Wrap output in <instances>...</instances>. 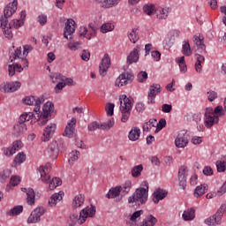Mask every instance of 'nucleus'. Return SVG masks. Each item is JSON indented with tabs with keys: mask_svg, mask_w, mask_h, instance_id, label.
I'll return each instance as SVG.
<instances>
[{
	"mask_svg": "<svg viewBox=\"0 0 226 226\" xmlns=\"http://www.w3.org/2000/svg\"><path fill=\"white\" fill-rule=\"evenodd\" d=\"M11 176V170L6 169L0 172V177L2 179H8Z\"/></svg>",
	"mask_w": 226,
	"mask_h": 226,
	"instance_id": "0e129e2a",
	"label": "nucleus"
},
{
	"mask_svg": "<svg viewBox=\"0 0 226 226\" xmlns=\"http://www.w3.org/2000/svg\"><path fill=\"white\" fill-rule=\"evenodd\" d=\"M208 102H215L218 98V93L213 90L207 92Z\"/></svg>",
	"mask_w": 226,
	"mask_h": 226,
	"instance_id": "5fc2aeb1",
	"label": "nucleus"
},
{
	"mask_svg": "<svg viewBox=\"0 0 226 226\" xmlns=\"http://www.w3.org/2000/svg\"><path fill=\"white\" fill-rule=\"evenodd\" d=\"M143 11L144 13H146L147 15H154V13L156 12V9L154 8V4H146L143 6Z\"/></svg>",
	"mask_w": 226,
	"mask_h": 226,
	"instance_id": "a18cd8bd",
	"label": "nucleus"
},
{
	"mask_svg": "<svg viewBox=\"0 0 226 226\" xmlns=\"http://www.w3.org/2000/svg\"><path fill=\"white\" fill-rule=\"evenodd\" d=\"M0 91L2 93H11L10 83H2L0 85Z\"/></svg>",
	"mask_w": 226,
	"mask_h": 226,
	"instance_id": "69168bd1",
	"label": "nucleus"
},
{
	"mask_svg": "<svg viewBox=\"0 0 226 226\" xmlns=\"http://www.w3.org/2000/svg\"><path fill=\"white\" fill-rule=\"evenodd\" d=\"M186 176H188V170L185 166H181L178 170L179 186L182 190L186 189Z\"/></svg>",
	"mask_w": 226,
	"mask_h": 226,
	"instance_id": "6ab92c4d",
	"label": "nucleus"
},
{
	"mask_svg": "<svg viewBox=\"0 0 226 226\" xmlns=\"http://www.w3.org/2000/svg\"><path fill=\"white\" fill-rule=\"evenodd\" d=\"M225 208L221 207L220 209L211 217L205 220V223L209 226L220 225Z\"/></svg>",
	"mask_w": 226,
	"mask_h": 226,
	"instance_id": "9b49d317",
	"label": "nucleus"
},
{
	"mask_svg": "<svg viewBox=\"0 0 226 226\" xmlns=\"http://www.w3.org/2000/svg\"><path fill=\"white\" fill-rule=\"evenodd\" d=\"M56 79H60L65 84V86H73V79L72 78H66L62 74H56Z\"/></svg>",
	"mask_w": 226,
	"mask_h": 226,
	"instance_id": "8fccbe9b",
	"label": "nucleus"
},
{
	"mask_svg": "<svg viewBox=\"0 0 226 226\" xmlns=\"http://www.w3.org/2000/svg\"><path fill=\"white\" fill-rule=\"evenodd\" d=\"M54 112V103L47 102L42 107V112L40 111L39 117H37V121L40 126L47 124L49 121V116Z\"/></svg>",
	"mask_w": 226,
	"mask_h": 226,
	"instance_id": "423d86ee",
	"label": "nucleus"
},
{
	"mask_svg": "<svg viewBox=\"0 0 226 226\" xmlns=\"http://www.w3.org/2000/svg\"><path fill=\"white\" fill-rule=\"evenodd\" d=\"M63 195H64L63 192L54 193L49 200V206H50V207L57 206V202L63 200Z\"/></svg>",
	"mask_w": 226,
	"mask_h": 226,
	"instance_id": "bb28decb",
	"label": "nucleus"
},
{
	"mask_svg": "<svg viewBox=\"0 0 226 226\" xmlns=\"http://www.w3.org/2000/svg\"><path fill=\"white\" fill-rule=\"evenodd\" d=\"M133 80V75L124 72L119 75V77L116 79L115 86L117 87H123V86H126L128 82H132Z\"/></svg>",
	"mask_w": 226,
	"mask_h": 226,
	"instance_id": "f3484780",
	"label": "nucleus"
},
{
	"mask_svg": "<svg viewBox=\"0 0 226 226\" xmlns=\"http://www.w3.org/2000/svg\"><path fill=\"white\" fill-rule=\"evenodd\" d=\"M121 193L119 187L112 188L109 191L106 197L108 199H116V197H119V194Z\"/></svg>",
	"mask_w": 226,
	"mask_h": 226,
	"instance_id": "de8ad7c7",
	"label": "nucleus"
},
{
	"mask_svg": "<svg viewBox=\"0 0 226 226\" xmlns=\"http://www.w3.org/2000/svg\"><path fill=\"white\" fill-rule=\"evenodd\" d=\"M127 36L132 43L139 41V28H133L131 32H128Z\"/></svg>",
	"mask_w": 226,
	"mask_h": 226,
	"instance_id": "79ce46f5",
	"label": "nucleus"
},
{
	"mask_svg": "<svg viewBox=\"0 0 226 226\" xmlns=\"http://www.w3.org/2000/svg\"><path fill=\"white\" fill-rule=\"evenodd\" d=\"M86 200V198H84V195L78 194L76 195L72 203V209H78V207H82L84 206V201Z\"/></svg>",
	"mask_w": 226,
	"mask_h": 226,
	"instance_id": "c756f323",
	"label": "nucleus"
},
{
	"mask_svg": "<svg viewBox=\"0 0 226 226\" xmlns=\"http://www.w3.org/2000/svg\"><path fill=\"white\" fill-rule=\"evenodd\" d=\"M23 54H22V48H18L12 54V56H10L11 63L8 65V73L9 77H13L15 75V72L21 73V72H24L23 66L27 68V64H29V62H27V55L29 52H33L34 48L31 45H25L23 47Z\"/></svg>",
	"mask_w": 226,
	"mask_h": 226,
	"instance_id": "f257e3e1",
	"label": "nucleus"
},
{
	"mask_svg": "<svg viewBox=\"0 0 226 226\" xmlns=\"http://www.w3.org/2000/svg\"><path fill=\"white\" fill-rule=\"evenodd\" d=\"M19 183H20V177L14 176L11 177L10 184L11 185V186H17V185H19Z\"/></svg>",
	"mask_w": 226,
	"mask_h": 226,
	"instance_id": "774afa93",
	"label": "nucleus"
},
{
	"mask_svg": "<svg viewBox=\"0 0 226 226\" xmlns=\"http://www.w3.org/2000/svg\"><path fill=\"white\" fill-rule=\"evenodd\" d=\"M73 33H75V21L73 19H68L65 23L64 36L66 40H72V34Z\"/></svg>",
	"mask_w": 226,
	"mask_h": 226,
	"instance_id": "a211bd4d",
	"label": "nucleus"
},
{
	"mask_svg": "<svg viewBox=\"0 0 226 226\" xmlns=\"http://www.w3.org/2000/svg\"><path fill=\"white\" fill-rule=\"evenodd\" d=\"M22 211H24V207L22 205H18L8 211L6 215L7 216H19Z\"/></svg>",
	"mask_w": 226,
	"mask_h": 226,
	"instance_id": "58836bf2",
	"label": "nucleus"
},
{
	"mask_svg": "<svg viewBox=\"0 0 226 226\" xmlns=\"http://www.w3.org/2000/svg\"><path fill=\"white\" fill-rule=\"evenodd\" d=\"M183 220L185 222H192V220L195 219V209L194 208H189L187 210H185L182 215Z\"/></svg>",
	"mask_w": 226,
	"mask_h": 226,
	"instance_id": "c9c22d12",
	"label": "nucleus"
},
{
	"mask_svg": "<svg viewBox=\"0 0 226 226\" xmlns=\"http://www.w3.org/2000/svg\"><path fill=\"white\" fill-rule=\"evenodd\" d=\"M186 121H195L199 132H204L205 127L202 124V115L200 113L188 114L185 116Z\"/></svg>",
	"mask_w": 226,
	"mask_h": 226,
	"instance_id": "dca6fc26",
	"label": "nucleus"
},
{
	"mask_svg": "<svg viewBox=\"0 0 226 226\" xmlns=\"http://www.w3.org/2000/svg\"><path fill=\"white\" fill-rule=\"evenodd\" d=\"M31 119L38 120V115H34V112L23 114L19 117V122L22 123L23 124H26V123H28V121H31Z\"/></svg>",
	"mask_w": 226,
	"mask_h": 226,
	"instance_id": "473e14b6",
	"label": "nucleus"
},
{
	"mask_svg": "<svg viewBox=\"0 0 226 226\" xmlns=\"http://www.w3.org/2000/svg\"><path fill=\"white\" fill-rule=\"evenodd\" d=\"M26 132H27V125H26V124L19 122V124L14 125L13 135H15V137H20V135H24Z\"/></svg>",
	"mask_w": 226,
	"mask_h": 226,
	"instance_id": "c85d7f7f",
	"label": "nucleus"
},
{
	"mask_svg": "<svg viewBox=\"0 0 226 226\" xmlns=\"http://www.w3.org/2000/svg\"><path fill=\"white\" fill-rule=\"evenodd\" d=\"M119 1L121 0H106L103 8H112L113 6L119 4Z\"/></svg>",
	"mask_w": 226,
	"mask_h": 226,
	"instance_id": "13d9d810",
	"label": "nucleus"
},
{
	"mask_svg": "<svg viewBox=\"0 0 226 226\" xmlns=\"http://www.w3.org/2000/svg\"><path fill=\"white\" fill-rule=\"evenodd\" d=\"M37 22H39L41 26H45V24H47V15L45 14L39 15L37 17Z\"/></svg>",
	"mask_w": 226,
	"mask_h": 226,
	"instance_id": "338daca9",
	"label": "nucleus"
},
{
	"mask_svg": "<svg viewBox=\"0 0 226 226\" xmlns=\"http://www.w3.org/2000/svg\"><path fill=\"white\" fill-rule=\"evenodd\" d=\"M109 68H110V57L109 56V54H105L99 66V73L101 77H105V75H107Z\"/></svg>",
	"mask_w": 226,
	"mask_h": 226,
	"instance_id": "2eb2a0df",
	"label": "nucleus"
},
{
	"mask_svg": "<svg viewBox=\"0 0 226 226\" xmlns=\"http://www.w3.org/2000/svg\"><path fill=\"white\" fill-rule=\"evenodd\" d=\"M117 187L120 190L122 197H124V195H128L130 190H132V182L131 180H126L124 184Z\"/></svg>",
	"mask_w": 226,
	"mask_h": 226,
	"instance_id": "72a5a7b5",
	"label": "nucleus"
},
{
	"mask_svg": "<svg viewBox=\"0 0 226 226\" xmlns=\"http://www.w3.org/2000/svg\"><path fill=\"white\" fill-rule=\"evenodd\" d=\"M45 102L43 96H26L24 98L23 102L25 105H34V112L37 117H40V109H41V104Z\"/></svg>",
	"mask_w": 226,
	"mask_h": 226,
	"instance_id": "0eeeda50",
	"label": "nucleus"
},
{
	"mask_svg": "<svg viewBox=\"0 0 226 226\" xmlns=\"http://www.w3.org/2000/svg\"><path fill=\"white\" fill-rule=\"evenodd\" d=\"M128 139L132 142H137L140 139V128L132 127L129 132Z\"/></svg>",
	"mask_w": 226,
	"mask_h": 226,
	"instance_id": "2f4dec72",
	"label": "nucleus"
},
{
	"mask_svg": "<svg viewBox=\"0 0 226 226\" xmlns=\"http://www.w3.org/2000/svg\"><path fill=\"white\" fill-rule=\"evenodd\" d=\"M52 79V82L54 84H56V86L55 87V91H61L64 87H66V83H64V81H63V79H56V74L51 77Z\"/></svg>",
	"mask_w": 226,
	"mask_h": 226,
	"instance_id": "a19ab883",
	"label": "nucleus"
},
{
	"mask_svg": "<svg viewBox=\"0 0 226 226\" xmlns=\"http://www.w3.org/2000/svg\"><path fill=\"white\" fill-rule=\"evenodd\" d=\"M188 132L186 131H180L175 139V146L178 149H185L188 146Z\"/></svg>",
	"mask_w": 226,
	"mask_h": 226,
	"instance_id": "9d476101",
	"label": "nucleus"
},
{
	"mask_svg": "<svg viewBox=\"0 0 226 226\" xmlns=\"http://www.w3.org/2000/svg\"><path fill=\"white\" fill-rule=\"evenodd\" d=\"M56 128V124H48V126L44 129L41 140H43V142H49V140H50V138L54 135Z\"/></svg>",
	"mask_w": 226,
	"mask_h": 226,
	"instance_id": "412c9836",
	"label": "nucleus"
},
{
	"mask_svg": "<svg viewBox=\"0 0 226 226\" xmlns=\"http://www.w3.org/2000/svg\"><path fill=\"white\" fill-rule=\"evenodd\" d=\"M165 126H167V120H165L164 118H162L159 123L157 122V125L155 128V133H158V132H160V130H163V128H165Z\"/></svg>",
	"mask_w": 226,
	"mask_h": 226,
	"instance_id": "4d7b16f0",
	"label": "nucleus"
},
{
	"mask_svg": "<svg viewBox=\"0 0 226 226\" xmlns=\"http://www.w3.org/2000/svg\"><path fill=\"white\" fill-rule=\"evenodd\" d=\"M95 215L96 207H93V205L87 207L80 211L79 216L77 214L70 215L71 226L77 225V223H79V225H82L87 218H93Z\"/></svg>",
	"mask_w": 226,
	"mask_h": 226,
	"instance_id": "7ed1b4c3",
	"label": "nucleus"
},
{
	"mask_svg": "<svg viewBox=\"0 0 226 226\" xmlns=\"http://www.w3.org/2000/svg\"><path fill=\"white\" fill-rule=\"evenodd\" d=\"M77 124V118L72 117L68 123L64 132V137H68L72 139L73 137V133L75 132V126Z\"/></svg>",
	"mask_w": 226,
	"mask_h": 226,
	"instance_id": "aec40b11",
	"label": "nucleus"
},
{
	"mask_svg": "<svg viewBox=\"0 0 226 226\" xmlns=\"http://www.w3.org/2000/svg\"><path fill=\"white\" fill-rule=\"evenodd\" d=\"M21 86H22V83H20L19 81L11 82L10 83L11 93H15V91H18L19 89H20Z\"/></svg>",
	"mask_w": 226,
	"mask_h": 226,
	"instance_id": "6e6d98bb",
	"label": "nucleus"
},
{
	"mask_svg": "<svg viewBox=\"0 0 226 226\" xmlns=\"http://www.w3.org/2000/svg\"><path fill=\"white\" fill-rule=\"evenodd\" d=\"M109 31H114V25L112 23H106L101 26V32L103 34L109 33Z\"/></svg>",
	"mask_w": 226,
	"mask_h": 226,
	"instance_id": "3c124183",
	"label": "nucleus"
},
{
	"mask_svg": "<svg viewBox=\"0 0 226 226\" xmlns=\"http://www.w3.org/2000/svg\"><path fill=\"white\" fill-rule=\"evenodd\" d=\"M138 82H146V80H147V72L141 71L138 76Z\"/></svg>",
	"mask_w": 226,
	"mask_h": 226,
	"instance_id": "bf43d9fd",
	"label": "nucleus"
},
{
	"mask_svg": "<svg viewBox=\"0 0 226 226\" xmlns=\"http://www.w3.org/2000/svg\"><path fill=\"white\" fill-rule=\"evenodd\" d=\"M162 93V86L160 84H153L149 87L148 89V101L147 103L153 104L155 102L154 99L156 98L157 94H160Z\"/></svg>",
	"mask_w": 226,
	"mask_h": 226,
	"instance_id": "ddd939ff",
	"label": "nucleus"
},
{
	"mask_svg": "<svg viewBox=\"0 0 226 226\" xmlns=\"http://www.w3.org/2000/svg\"><path fill=\"white\" fill-rule=\"evenodd\" d=\"M141 186L143 187L136 189L133 194L129 197V204H138V206H140V204L142 205L147 202V199L149 197V184L147 181H144L141 184Z\"/></svg>",
	"mask_w": 226,
	"mask_h": 226,
	"instance_id": "f03ea898",
	"label": "nucleus"
},
{
	"mask_svg": "<svg viewBox=\"0 0 226 226\" xmlns=\"http://www.w3.org/2000/svg\"><path fill=\"white\" fill-rule=\"evenodd\" d=\"M168 194L169 192L162 188L156 189L153 193V202L154 204H158V202H160V200H163Z\"/></svg>",
	"mask_w": 226,
	"mask_h": 226,
	"instance_id": "5701e85b",
	"label": "nucleus"
},
{
	"mask_svg": "<svg viewBox=\"0 0 226 226\" xmlns=\"http://www.w3.org/2000/svg\"><path fill=\"white\" fill-rule=\"evenodd\" d=\"M206 192H207V185L203 184V185H198L195 188L193 195L196 199H199L200 197H202V195H204Z\"/></svg>",
	"mask_w": 226,
	"mask_h": 226,
	"instance_id": "4c0bfd02",
	"label": "nucleus"
},
{
	"mask_svg": "<svg viewBox=\"0 0 226 226\" xmlns=\"http://www.w3.org/2000/svg\"><path fill=\"white\" fill-rule=\"evenodd\" d=\"M214 116H218V119H220L221 116L225 115V110H223L222 106H216L215 109H213Z\"/></svg>",
	"mask_w": 226,
	"mask_h": 226,
	"instance_id": "603ef678",
	"label": "nucleus"
},
{
	"mask_svg": "<svg viewBox=\"0 0 226 226\" xmlns=\"http://www.w3.org/2000/svg\"><path fill=\"white\" fill-rule=\"evenodd\" d=\"M193 42L198 47V52H206V44H204V39H200V37L194 35L193 36Z\"/></svg>",
	"mask_w": 226,
	"mask_h": 226,
	"instance_id": "f704fd0d",
	"label": "nucleus"
},
{
	"mask_svg": "<svg viewBox=\"0 0 226 226\" xmlns=\"http://www.w3.org/2000/svg\"><path fill=\"white\" fill-rule=\"evenodd\" d=\"M217 172H225L226 170V155H222L215 162Z\"/></svg>",
	"mask_w": 226,
	"mask_h": 226,
	"instance_id": "e433bc0d",
	"label": "nucleus"
},
{
	"mask_svg": "<svg viewBox=\"0 0 226 226\" xmlns=\"http://www.w3.org/2000/svg\"><path fill=\"white\" fill-rule=\"evenodd\" d=\"M139 52H140V46H136L133 50L127 56L128 64H133V63L139 62Z\"/></svg>",
	"mask_w": 226,
	"mask_h": 226,
	"instance_id": "393cba45",
	"label": "nucleus"
},
{
	"mask_svg": "<svg viewBox=\"0 0 226 226\" xmlns=\"http://www.w3.org/2000/svg\"><path fill=\"white\" fill-rule=\"evenodd\" d=\"M5 38H13V33L11 32V25H9V27L3 29Z\"/></svg>",
	"mask_w": 226,
	"mask_h": 226,
	"instance_id": "e2e57ef3",
	"label": "nucleus"
},
{
	"mask_svg": "<svg viewBox=\"0 0 226 226\" xmlns=\"http://www.w3.org/2000/svg\"><path fill=\"white\" fill-rule=\"evenodd\" d=\"M39 173L41 176V181L46 185L49 184V190H56V186H61L63 185V181H61V178L59 177H53L52 180H50V175H49V168L41 166L39 168Z\"/></svg>",
	"mask_w": 226,
	"mask_h": 226,
	"instance_id": "39448f33",
	"label": "nucleus"
},
{
	"mask_svg": "<svg viewBox=\"0 0 226 226\" xmlns=\"http://www.w3.org/2000/svg\"><path fill=\"white\" fill-rule=\"evenodd\" d=\"M114 103H107L105 107V110L107 112V116H114Z\"/></svg>",
	"mask_w": 226,
	"mask_h": 226,
	"instance_id": "052dcab7",
	"label": "nucleus"
},
{
	"mask_svg": "<svg viewBox=\"0 0 226 226\" xmlns=\"http://www.w3.org/2000/svg\"><path fill=\"white\" fill-rule=\"evenodd\" d=\"M19 149H22V141L16 140L12 143L11 147H4L2 149L4 156H13L17 151H19Z\"/></svg>",
	"mask_w": 226,
	"mask_h": 226,
	"instance_id": "4468645a",
	"label": "nucleus"
},
{
	"mask_svg": "<svg viewBox=\"0 0 226 226\" xmlns=\"http://www.w3.org/2000/svg\"><path fill=\"white\" fill-rule=\"evenodd\" d=\"M142 170H144V166H142V164L134 166L132 169V177H139L140 174H142Z\"/></svg>",
	"mask_w": 226,
	"mask_h": 226,
	"instance_id": "c03bdc74",
	"label": "nucleus"
},
{
	"mask_svg": "<svg viewBox=\"0 0 226 226\" xmlns=\"http://www.w3.org/2000/svg\"><path fill=\"white\" fill-rule=\"evenodd\" d=\"M114 126V119H109L107 123L92 122L88 124L89 132H95V130H110Z\"/></svg>",
	"mask_w": 226,
	"mask_h": 226,
	"instance_id": "1a4fd4ad",
	"label": "nucleus"
},
{
	"mask_svg": "<svg viewBox=\"0 0 226 226\" xmlns=\"http://www.w3.org/2000/svg\"><path fill=\"white\" fill-rule=\"evenodd\" d=\"M79 156H80V152L77 150L71 152L69 154V163L71 165H73V163H75V162L79 160Z\"/></svg>",
	"mask_w": 226,
	"mask_h": 226,
	"instance_id": "49530a36",
	"label": "nucleus"
},
{
	"mask_svg": "<svg viewBox=\"0 0 226 226\" xmlns=\"http://www.w3.org/2000/svg\"><path fill=\"white\" fill-rule=\"evenodd\" d=\"M9 26H10V24H8V18H6L5 16H4V18L1 17L0 18V27L2 29H6Z\"/></svg>",
	"mask_w": 226,
	"mask_h": 226,
	"instance_id": "680f3d73",
	"label": "nucleus"
},
{
	"mask_svg": "<svg viewBox=\"0 0 226 226\" xmlns=\"http://www.w3.org/2000/svg\"><path fill=\"white\" fill-rule=\"evenodd\" d=\"M156 17L159 20H165L167 17H169V9L166 8H160L155 11Z\"/></svg>",
	"mask_w": 226,
	"mask_h": 226,
	"instance_id": "ea45409f",
	"label": "nucleus"
},
{
	"mask_svg": "<svg viewBox=\"0 0 226 226\" xmlns=\"http://www.w3.org/2000/svg\"><path fill=\"white\" fill-rule=\"evenodd\" d=\"M22 192H25L26 193V202L29 204V206H34V199L36 198V193H34V190L31 188H21Z\"/></svg>",
	"mask_w": 226,
	"mask_h": 226,
	"instance_id": "cd10ccee",
	"label": "nucleus"
},
{
	"mask_svg": "<svg viewBox=\"0 0 226 226\" xmlns=\"http://www.w3.org/2000/svg\"><path fill=\"white\" fill-rule=\"evenodd\" d=\"M79 36H84L87 40H91L96 36V29L91 28L88 30L87 26H80L79 27Z\"/></svg>",
	"mask_w": 226,
	"mask_h": 226,
	"instance_id": "b1692460",
	"label": "nucleus"
},
{
	"mask_svg": "<svg viewBox=\"0 0 226 226\" xmlns=\"http://www.w3.org/2000/svg\"><path fill=\"white\" fill-rule=\"evenodd\" d=\"M24 162H26V154H24V153H19L14 158L15 167L24 163Z\"/></svg>",
	"mask_w": 226,
	"mask_h": 226,
	"instance_id": "09e8293b",
	"label": "nucleus"
},
{
	"mask_svg": "<svg viewBox=\"0 0 226 226\" xmlns=\"http://www.w3.org/2000/svg\"><path fill=\"white\" fill-rule=\"evenodd\" d=\"M182 54L187 57L192 56V48H190V42L188 41H183Z\"/></svg>",
	"mask_w": 226,
	"mask_h": 226,
	"instance_id": "37998d69",
	"label": "nucleus"
},
{
	"mask_svg": "<svg viewBox=\"0 0 226 226\" xmlns=\"http://www.w3.org/2000/svg\"><path fill=\"white\" fill-rule=\"evenodd\" d=\"M45 207H36L34 211H32L31 215H29L27 219L28 223H38L41 220V216L45 215Z\"/></svg>",
	"mask_w": 226,
	"mask_h": 226,
	"instance_id": "f8f14e48",
	"label": "nucleus"
},
{
	"mask_svg": "<svg viewBox=\"0 0 226 226\" xmlns=\"http://www.w3.org/2000/svg\"><path fill=\"white\" fill-rule=\"evenodd\" d=\"M17 6H19V2L14 0L13 2L7 4L4 10V15L6 19H10L17 11Z\"/></svg>",
	"mask_w": 226,
	"mask_h": 226,
	"instance_id": "4be33fe9",
	"label": "nucleus"
},
{
	"mask_svg": "<svg viewBox=\"0 0 226 226\" xmlns=\"http://www.w3.org/2000/svg\"><path fill=\"white\" fill-rule=\"evenodd\" d=\"M220 118H218V116L213 114V108H206L204 118L206 128H212V126H215V124H218Z\"/></svg>",
	"mask_w": 226,
	"mask_h": 226,
	"instance_id": "6e6552de",
	"label": "nucleus"
},
{
	"mask_svg": "<svg viewBox=\"0 0 226 226\" xmlns=\"http://www.w3.org/2000/svg\"><path fill=\"white\" fill-rule=\"evenodd\" d=\"M49 153L51 158H57L59 155V145L57 141H52L49 146Z\"/></svg>",
	"mask_w": 226,
	"mask_h": 226,
	"instance_id": "7c9ffc66",
	"label": "nucleus"
},
{
	"mask_svg": "<svg viewBox=\"0 0 226 226\" xmlns=\"http://www.w3.org/2000/svg\"><path fill=\"white\" fill-rule=\"evenodd\" d=\"M156 126H158V120L151 118L148 122L143 124V132H154V133H156Z\"/></svg>",
	"mask_w": 226,
	"mask_h": 226,
	"instance_id": "a878e982",
	"label": "nucleus"
},
{
	"mask_svg": "<svg viewBox=\"0 0 226 226\" xmlns=\"http://www.w3.org/2000/svg\"><path fill=\"white\" fill-rule=\"evenodd\" d=\"M120 101V112H121V122L128 123L130 116H132V109H133V99L122 94L119 96Z\"/></svg>",
	"mask_w": 226,
	"mask_h": 226,
	"instance_id": "20e7f679",
	"label": "nucleus"
},
{
	"mask_svg": "<svg viewBox=\"0 0 226 226\" xmlns=\"http://www.w3.org/2000/svg\"><path fill=\"white\" fill-rule=\"evenodd\" d=\"M9 25L15 29H20L24 26V21L22 19H13Z\"/></svg>",
	"mask_w": 226,
	"mask_h": 226,
	"instance_id": "864d4df0",
	"label": "nucleus"
}]
</instances>
